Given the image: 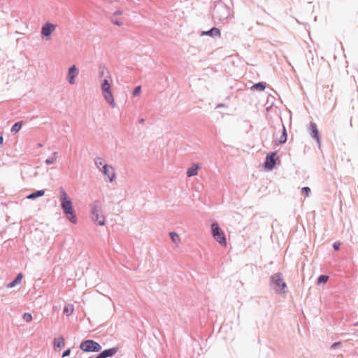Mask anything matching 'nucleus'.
<instances>
[{"label":"nucleus","mask_w":358,"mask_h":358,"mask_svg":"<svg viewBox=\"0 0 358 358\" xmlns=\"http://www.w3.org/2000/svg\"><path fill=\"white\" fill-rule=\"evenodd\" d=\"M171 241L176 245H178L180 242V238L179 235L175 232H171L169 234Z\"/></svg>","instance_id":"nucleus-19"},{"label":"nucleus","mask_w":358,"mask_h":358,"mask_svg":"<svg viewBox=\"0 0 358 358\" xmlns=\"http://www.w3.org/2000/svg\"><path fill=\"white\" fill-rule=\"evenodd\" d=\"M22 278L23 275L22 273H19L14 280V283L19 284L21 282Z\"/></svg>","instance_id":"nucleus-29"},{"label":"nucleus","mask_w":358,"mask_h":358,"mask_svg":"<svg viewBox=\"0 0 358 358\" xmlns=\"http://www.w3.org/2000/svg\"><path fill=\"white\" fill-rule=\"evenodd\" d=\"M200 166L198 164H193L187 171V175L188 177L196 176Z\"/></svg>","instance_id":"nucleus-14"},{"label":"nucleus","mask_w":358,"mask_h":358,"mask_svg":"<svg viewBox=\"0 0 358 358\" xmlns=\"http://www.w3.org/2000/svg\"><path fill=\"white\" fill-rule=\"evenodd\" d=\"M276 155V152H271L268 154L266 157V162L264 163V166L266 169L271 170L275 165V156Z\"/></svg>","instance_id":"nucleus-8"},{"label":"nucleus","mask_w":358,"mask_h":358,"mask_svg":"<svg viewBox=\"0 0 358 358\" xmlns=\"http://www.w3.org/2000/svg\"><path fill=\"white\" fill-rule=\"evenodd\" d=\"M211 232L214 239L222 246H227V240L222 229L218 226V224L213 222L211 224Z\"/></svg>","instance_id":"nucleus-4"},{"label":"nucleus","mask_w":358,"mask_h":358,"mask_svg":"<svg viewBox=\"0 0 358 358\" xmlns=\"http://www.w3.org/2000/svg\"><path fill=\"white\" fill-rule=\"evenodd\" d=\"M357 325H358V322H357Z\"/></svg>","instance_id":"nucleus-35"},{"label":"nucleus","mask_w":358,"mask_h":358,"mask_svg":"<svg viewBox=\"0 0 358 358\" xmlns=\"http://www.w3.org/2000/svg\"><path fill=\"white\" fill-rule=\"evenodd\" d=\"M286 141H287V132H286L285 127L283 126L282 127V134L280 136V137L278 138V142H279V143H284L286 142Z\"/></svg>","instance_id":"nucleus-22"},{"label":"nucleus","mask_w":358,"mask_h":358,"mask_svg":"<svg viewBox=\"0 0 358 358\" xmlns=\"http://www.w3.org/2000/svg\"><path fill=\"white\" fill-rule=\"evenodd\" d=\"M302 193L306 196H308L310 192V189L308 187H303L302 188Z\"/></svg>","instance_id":"nucleus-28"},{"label":"nucleus","mask_w":358,"mask_h":358,"mask_svg":"<svg viewBox=\"0 0 358 358\" xmlns=\"http://www.w3.org/2000/svg\"><path fill=\"white\" fill-rule=\"evenodd\" d=\"M57 158V153L54 152L50 157L48 158L45 160V163L47 164H52L56 161Z\"/></svg>","instance_id":"nucleus-24"},{"label":"nucleus","mask_w":358,"mask_h":358,"mask_svg":"<svg viewBox=\"0 0 358 358\" xmlns=\"http://www.w3.org/2000/svg\"><path fill=\"white\" fill-rule=\"evenodd\" d=\"M22 126V122L20 121L14 124V125L11 128V132L17 133L18 132Z\"/></svg>","instance_id":"nucleus-21"},{"label":"nucleus","mask_w":358,"mask_h":358,"mask_svg":"<svg viewBox=\"0 0 358 358\" xmlns=\"http://www.w3.org/2000/svg\"><path fill=\"white\" fill-rule=\"evenodd\" d=\"M272 282L275 285V289L278 292H285V289L286 287V283L283 281V279L281 276V274L276 273L274 274L272 278Z\"/></svg>","instance_id":"nucleus-6"},{"label":"nucleus","mask_w":358,"mask_h":358,"mask_svg":"<svg viewBox=\"0 0 358 358\" xmlns=\"http://www.w3.org/2000/svg\"><path fill=\"white\" fill-rule=\"evenodd\" d=\"M117 348H115L103 350L96 357V358H107L108 357H112L117 352Z\"/></svg>","instance_id":"nucleus-12"},{"label":"nucleus","mask_w":358,"mask_h":358,"mask_svg":"<svg viewBox=\"0 0 358 358\" xmlns=\"http://www.w3.org/2000/svg\"><path fill=\"white\" fill-rule=\"evenodd\" d=\"M339 344H340V343H338H338H334L332 345L331 348H334L335 347H337V345H338Z\"/></svg>","instance_id":"nucleus-33"},{"label":"nucleus","mask_w":358,"mask_h":358,"mask_svg":"<svg viewBox=\"0 0 358 358\" xmlns=\"http://www.w3.org/2000/svg\"><path fill=\"white\" fill-rule=\"evenodd\" d=\"M61 196L60 202L61 207L66 215V217L73 224H76L77 217L72 206V202L67 193L62 189H60Z\"/></svg>","instance_id":"nucleus-2"},{"label":"nucleus","mask_w":358,"mask_h":358,"mask_svg":"<svg viewBox=\"0 0 358 358\" xmlns=\"http://www.w3.org/2000/svg\"><path fill=\"white\" fill-rule=\"evenodd\" d=\"M266 88V84L264 83H258L257 84H255L252 86V90H259V91H263Z\"/></svg>","instance_id":"nucleus-20"},{"label":"nucleus","mask_w":358,"mask_h":358,"mask_svg":"<svg viewBox=\"0 0 358 358\" xmlns=\"http://www.w3.org/2000/svg\"><path fill=\"white\" fill-rule=\"evenodd\" d=\"M122 12L120 10H115L110 17V22L118 27H122L124 23V18L122 16Z\"/></svg>","instance_id":"nucleus-7"},{"label":"nucleus","mask_w":358,"mask_h":358,"mask_svg":"<svg viewBox=\"0 0 358 358\" xmlns=\"http://www.w3.org/2000/svg\"><path fill=\"white\" fill-rule=\"evenodd\" d=\"M65 346L64 338L62 336L54 339V347L55 348H64Z\"/></svg>","instance_id":"nucleus-16"},{"label":"nucleus","mask_w":358,"mask_h":358,"mask_svg":"<svg viewBox=\"0 0 358 358\" xmlns=\"http://www.w3.org/2000/svg\"><path fill=\"white\" fill-rule=\"evenodd\" d=\"M44 194H45V191L44 190H38V191H36V192H35L28 195L27 196V198L28 199H34L36 197H39V196H43Z\"/></svg>","instance_id":"nucleus-18"},{"label":"nucleus","mask_w":358,"mask_h":358,"mask_svg":"<svg viewBox=\"0 0 358 358\" xmlns=\"http://www.w3.org/2000/svg\"><path fill=\"white\" fill-rule=\"evenodd\" d=\"M74 310V306L73 304H66L64 307L63 313L67 317L71 315Z\"/></svg>","instance_id":"nucleus-17"},{"label":"nucleus","mask_w":358,"mask_h":358,"mask_svg":"<svg viewBox=\"0 0 358 358\" xmlns=\"http://www.w3.org/2000/svg\"><path fill=\"white\" fill-rule=\"evenodd\" d=\"M310 129H311V136L317 141V142L320 143V136L319 134V131L315 123H310Z\"/></svg>","instance_id":"nucleus-13"},{"label":"nucleus","mask_w":358,"mask_h":358,"mask_svg":"<svg viewBox=\"0 0 358 358\" xmlns=\"http://www.w3.org/2000/svg\"><path fill=\"white\" fill-rule=\"evenodd\" d=\"M70 352H71L70 349L66 350L63 353L62 357H64L69 356V354H70Z\"/></svg>","instance_id":"nucleus-30"},{"label":"nucleus","mask_w":358,"mask_h":358,"mask_svg":"<svg viewBox=\"0 0 358 358\" xmlns=\"http://www.w3.org/2000/svg\"><path fill=\"white\" fill-rule=\"evenodd\" d=\"M102 173L106 176L110 182H112L115 178V170L113 166L108 165H104L103 169H101Z\"/></svg>","instance_id":"nucleus-10"},{"label":"nucleus","mask_w":358,"mask_h":358,"mask_svg":"<svg viewBox=\"0 0 358 358\" xmlns=\"http://www.w3.org/2000/svg\"><path fill=\"white\" fill-rule=\"evenodd\" d=\"M95 164L96 165V166L101 170V169H103V166L104 165H106L105 163H104V160L101 158V157H97L96 159H95Z\"/></svg>","instance_id":"nucleus-23"},{"label":"nucleus","mask_w":358,"mask_h":358,"mask_svg":"<svg viewBox=\"0 0 358 358\" xmlns=\"http://www.w3.org/2000/svg\"><path fill=\"white\" fill-rule=\"evenodd\" d=\"M220 34H220V31L217 27H213V28H212L210 30H209L208 31H203L201 33V36L208 35V36H217V37H220Z\"/></svg>","instance_id":"nucleus-15"},{"label":"nucleus","mask_w":358,"mask_h":358,"mask_svg":"<svg viewBox=\"0 0 358 358\" xmlns=\"http://www.w3.org/2000/svg\"><path fill=\"white\" fill-rule=\"evenodd\" d=\"M141 92V86H137V87H136L134 88V90L133 91V95L134 96H138V95H140Z\"/></svg>","instance_id":"nucleus-27"},{"label":"nucleus","mask_w":358,"mask_h":358,"mask_svg":"<svg viewBox=\"0 0 358 358\" xmlns=\"http://www.w3.org/2000/svg\"><path fill=\"white\" fill-rule=\"evenodd\" d=\"M329 279V276L322 275L317 279V284L326 283Z\"/></svg>","instance_id":"nucleus-25"},{"label":"nucleus","mask_w":358,"mask_h":358,"mask_svg":"<svg viewBox=\"0 0 358 358\" xmlns=\"http://www.w3.org/2000/svg\"><path fill=\"white\" fill-rule=\"evenodd\" d=\"M23 320L27 322H29L32 320V316L30 313H26L23 315Z\"/></svg>","instance_id":"nucleus-26"},{"label":"nucleus","mask_w":358,"mask_h":358,"mask_svg":"<svg viewBox=\"0 0 358 358\" xmlns=\"http://www.w3.org/2000/svg\"><path fill=\"white\" fill-rule=\"evenodd\" d=\"M3 136H0V145H1L3 143Z\"/></svg>","instance_id":"nucleus-34"},{"label":"nucleus","mask_w":358,"mask_h":358,"mask_svg":"<svg viewBox=\"0 0 358 358\" xmlns=\"http://www.w3.org/2000/svg\"><path fill=\"white\" fill-rule=\"evenodd\" d=\"M340 243H335L334 244V248L336 250H338L339 249Z\"/></svg>","instance_id":"nucleus-31"},{"label":"nucleus","mask_w":358,"mask_h":358,"mask_svg":"<svg viewBox=\"0 0 358 358\" xmlns=\"http://www.w3.org/2000/svg\"><path fill=\"white\" fill-rule=\"evenodd\" d=\"M80 348L84 352H99L101 346L93 340H86L80 345Z\"/></svg>","instance_id":"nucleus-5"},{"label":"nucleus","mask_w":358,"mask_h":358,"mask_svg":"<svg viewBox=\"0 0 358 358\" xmlns=\"http://www.w3.org/2000/svg\"><path fill=\"white\" fill-rule=\"evenodd\" d=\"M91 218L100 226L105 224V217L101 213V206L98 201L94 202L91 206Z\"/></svg>","instance_id":"nucleus-3"},{"label":"nucleus","mask_w":358,"mask_h":358,"mask_svg":"<svg viewBox=\"0 0 358 358\" xmlns=\"http://www.w3.org/2000/svg\"><path fill=\"white\" fill-rule=\"evenodd\" d=\"M105 72L107 75L101 84V94L105 101L110 105V106L112 108H115L116 107V103L111 90V83L113 82L112 77L108 71L105 69H103L100 73L103 75Z\"/></svg>","instance_id":"nucleus-1"},{"label":"nucleus","mask_w":358,"mask_h":358,"mask_svg":"<svg viewBox=\"0 0 358 358\" xmlns=\"http://www.w3.org/2000/svg\"><path fill=\"white\" fill-rule=\"evenodd\" d=\"M56 26L50 24L45 23L41 29V34L44 36H50L51 34L55 30Z\"/></svg>","instance_id":"nucleus-11"},{"label":"nucleus","mask_w":358,"mask_h":358,"mask_svg":"<svg viewBox=\"0 0 358 358\" xmlns=\"http://www.w3.org/2000/svg\"><path fill=\"white\" fill-rule=\"evenodd\" d=\"M78 75V70L75 65L71 66L67 74V80L71 85L75 83V78Z\"/></svg>","instance_id":"nucleus-9"},{"label":"nucleus","mask_w":358,"mask_h":358,"mask_svg":"<svg viewBox=\"0 0 358 358\" xmlns=\"http://www.w3.org/2000/svg\"><path fill=\"white\" fill-rule=\"evenodd\" d=\"M15 285H17L16 283H14V280L11 282H10L8 285V287H14Z\"/></svg>","instance_id":"nucleus-32"}]
</instances>
